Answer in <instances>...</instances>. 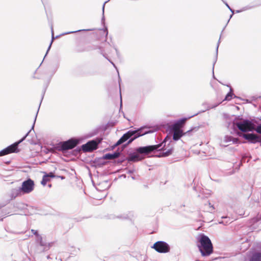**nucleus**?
<instances>
[{
  "label": "nucleus",
  "mask_w": 261,
  "mask_h": 261,
  "mask_svg": "<svg viewBox=\"0 0 261 261\" xmlns=\"http://www.w3.org/2000/svg\"><path fill=\"white\" fill-rule=\"evenodd\" d=\"M174 144V142L171 140L170 137L167 135L161 143L139 147L136 149V151L140 154L147 155L154 150H162V152L156 154L155 156L158 158L167 157L172 154Z\"/></svg>",
  "instance_id": "nucleus-1"
},
{
  "label": "nucleus",
  "mask_w": 261,
  "mask_h": 261,
  "mask_svg": "<svg viewBox=\"0 0 261 261\" xmlns=\"http://www.w3.org/2000/svg\"><path fill=\"white\" fill-rule=\"evenodd\" d=\"M154 131L153 130H150V128L147 126H142L135 130H130L124 134L119 139V140L115 144V146H116L119 145L127 140H128V142H127L126 144H129L134 140L139 138V137L142 136L147 134L152 133Z\"/></svg>",
  "instance_id": "nucleus-2"
},
{
  "label": "nucleus",
  "mask_w": 261,
  "mask_h": 261,
  "mask_svg": "<svg viewBox=\"0 0 261 261\" xmlns=\"http://www.w3.org/2000/svg\"><path fill=\"white\" fill-rule=\"evenodd\" d=\"M198 240V247L201 255L203 256L210 255L213 251V247L210 238L204 234H200Z\"/></svg>",
  "instance_id": "nucleus-3"
},
{
  "label": "nucleus",
  "mask_w": 261,
  "mask_h": 261,
  "mask_svg": "<svg viewBox=\"0 0 261 261\" xmlns=\"http://www.w3.org/2000/svg\"><path fill=\"white\" fill-rule=\"evenodd\" d=\"M231 127L237 134L239 132L238 130L244 133L252 131L255 128V124L252 121L248 119H235L232 122Z\"/></svg>",
  "instance_id": "nucleus-4"
},
{
  "label": "nucleus",
  "mask_w": 261,
  "mask_h": 261,
  "mask_svg": "<svg viewBox=\"0 0 261 261\" xmlns=\"http://www.w3.org/2000/svg\"><path fill=\"white\" fill-rule=\"evenodd\" d=\"M40 105H41V103H40ZM39 106H40V105H39ZM39 108H40V107H39ZM39 110V108H38V111L36 114V116H35V119L34 120V122H33V124L31 129L20 140L14 143L13 144L8 146L6 148L0 151V156L5 155H7L9 153H13V152H17L19 151L18 149V145L20 143H21L23 141H24L25 140V139L27 138V137L29 135V134L31 132V130L32 129H34L35 123V122L36 120V118H37V114H38Z\"/></svg>",
  "instance_id": "nucleus-5"
},
{
  "label": "nucleus",
  "mask_w": 261,
  "mask_h": 261,
  "mask_svg": "<svg viewBox=\"0 0 261 261\" xmlns=\"http://www.w3.org/2000/svg\"><path fill=\"white\" fill-rule=\"evenodd\" d=\"M220 103H217V104H215V105H210L206 102H205V103H203L202 104V106H205V110H203L202 111H200L199 112V113H197L196 114H195L191 116H189L188 118H191L195 116H196L198 114L201 113V112H204L205 111H206V110H209L211 109H213V108H216V107H217L219 105ZM187 120V118H182V119H179L176 122H175L172 125V129H180V128H181L183 125L184 124V123H185L186 121Z\"/></svg>",
  "instance_id": "nucleus-6"
},
{
  "label": "nucleus",
  "mask_w": 261,
  "mask_h": 261,
  "mask_svg": "<svg viewBox=\"0 0 261 261\" xmlns=\"http://www.w3.org/2000/svg\"><path fill=\"white\" fill-rule=\"evenodd\" d=\"M80 143L79 140L71 138L66 141L61 142L58 144L56 148L58 150L64 152L68 150L72 149Z\"/></svg>",
  "instance_id": "nucleus-7"
},
{
  "label": "nucleus",
  "mask_w": 261,
  "mask_h": 261,
  "mask_svg": "<svg viewBox=\"0 0 261 261\" xmlns=\"http://www.w3.org/2000/svg\"><path fill=\"white\" fill-rule=\"evenodd\" d=\"M102 140V138L97 137L94 140L89 141L87 143L83 144L81 146L82 149L85 152L93 151L98 148V145Z\"/></svg>",
  "instance_id": "nucleus-8"
},
{
  "label": "nucleus",
  "mask_w": 261,
  "mask_h": 261,
  "mask_svg": "<svg viewBox=\"0 0 261 261\" xmlns=\"http://www.w3.org/2000/svg\"><path fill=\"white\" fill-rule=\"evenodd\" d=\"M152 248L154 249L159 253H166L170 251V247L169 245L164 241H158L155 242Z\"/></svg>",
  "instance_id": "nucleus-9"
},
{
  "label": "nucleus",
  "mask_w": 261,
  "mask_h": 261,
  "mask_svg": "<svg viewBox=\"0 0 261 261\" xmlns=\"http://www.w3.org/2000/svg\"><path fill=\"white\" fill-rule=\"evenodd\" d=\"M237 135L242 136L246 140L251 143H261V136L254 134H242L241 132H238Z\"/></svg>",
  "instance_id": "nucleus-10"
},
{
  "label": "nucleus",
  "mask_w": 261,
  "mask_h": 261,
  "mask_svg": "<svg viewBox=\"0 0 261 261\" xmlns=\"http://www.w3.org/2000/svg\"><path fill=\"white\" fill-rule=\"evenodd\" d=\"M20 188L22 191V194L30 193L34 190V182L33 180L29 178L22 182Z\"/></svg>",
  "instance_id": "nucleus-11"
},
{
  "label": "nucleus",
  "mask_w": 261,
  "mask_h": 261,
  "mask_svg": "<svg viewBox=\"0 0 261 261\" xmlns=\"http://www.w3.org/2000/svg\"><path fill=\"white\" fill-rule=\"evenodd\" d=\"M22 193V191L21 190L20 187L14 188L11 190L10 192V197L12 199H15L17 196H19L21 195Z\"/></svg>",
  "instance_id": "nucleus-12"
},
{
  "label": "nucleus",
  "mask_w": 261,
  "mask_h": 261,
  "mask_svg": "<svg viewBox=\"0 0 261 261\" xmlns=\"http://www.w3.org/2000/svg\"><path fill=\"white\" fill-rule=\"evenodd\" d=\"M248 261H261V251L253 252L250 256Z\"/></svg>",
  "instance_id": "nucleus-13"
},
{
  "label": "nucleus",
  "mask_w": 261,
  "mask_h": 261,
  "mask_svg": "<svg viewBox=\"0 0 261 261\" xmlns=\"http://www.w3.org/2000/svg\"><path fill=\"white\" fill-rule=\"evenodd\" d=\"M119 152H114L113 153H107L103 155V159L105 160H113L118 158L120 156Z\"/></svg>",
  "instance_id": "nucleus-14"
},
{
  "label": "nucleus",
  "mask_w": 261,
  "mask_h": 261,
  "mask_svg": "<svg viewBox=\"0 0 261 261\" xmlns=\"http://www.w3.org/2000/svg\"><path fill=\"white\" fill-rule=\"evenodd\" d=\"M173 139L174 141L178 140L184 135L182 131L180 129H173Z\"/></svg>",
  "instance_id": "nucleus-15"
},
{
  "label": "nucleus",
  "mask_w": 261,
  "mask_h": 261,
  "mask_svg": "<svg viewBox=\"0 0 261 261\" xmlns=\"http://www.w3.org/2000/svg\"><path fill=\"white\" fill-rule=\"evenodd\" d=\"M128 161L131 162H137L142 160V158L140 157V155L137 153H130L127 159Z\"/></svg>",
  "instance_id": "nucleus-16"
},
{
  "label": "nucleus",
  "mask_w": 261,
  "mask_h": 261,
  "mask_svg": "<svg viewBox=\"0 0 261 261\" xmlns=\"http://www.w3.org/2000/svg\"><path fill=\"white\" fill-rule=\"evenodd\" d=\"M96 49V47L92 45H85L83 47H79L77 49V51L79 52H83V51H89L92 50L93 49Z\"/></svg>",
  "instance_id": "nucleus-17"
},
{
  "label": "nucleus",
  "mask_w": 261,
  "mask_h": 261,
  "mask_svg": "<svg viewBox=\"0 0 261 261\" xmlns=\"http://www.w3.org/2000/svg\"><path fill=\"white\" fill-rule=\"evenodd\" d=\"M38 244H39V245L40 246L43 247V249H42L43 251H45L48 250L51 246L50 244L49 243V244H47L43 240L40 241V242Z\"/></svg>",
  "instance_id": "nucleus-18"
},
{
  "label": "nucleus",
  "mask_w": 261,
  "mask_h": 261,
  "mask_svg": "<svg viewBox=\"0 0 261 261\" xmlns=\"http://www.w3.org/2000/svg\"><path fill=\"white\" fill-rule=\"evenodd\" d=\"M229 92L226 95L224 100L229 101L232 98V96H234V97H237L233 93V90L230 86Z\"/></svg>",
  "instance_id": "nucleus-19"
},
{
  "label": "nucleus",
  "mask_w": 261,
  "mask_h": 261,
  "mask_svg": "<svg viewBox=\"0 0 261 261\" xmlns=\"http://www.w3.org/2000/svg\"><path fill=\"white\" fill-rule=\"evenodd\" d=\"M94 30H95L94 29L79 30H77V31H75L68 32L63 34V35H67V34L75 33L76 32H82V31H93Z\"/></svg>",
  "instance_id": "nucleus-20"
},
{
  "label": "nucleus",
  "mask_w": 261,
  "mask_h": 261,
  "mask_svg": "<svg viewBox=\"0 0 261 261\" xmlns=\"http://www.w3.org/2000/svg\"><path fill=\"white\" fill-rule=\"evenodd\" d=\"M220 42V38L219 39V40L218 41V42L217 43V48H216V60L214 61V62L213 63V77L214 78H215V76H214V66H215V63L216 62V61H217V55H218V47H219V46Z\"/></svg>",
  "instance_id": "nucleus-21"
},
{
  "label": "nucleus",
  "mask_w": 261,
  "mask_h": 261,
  "mask_svg": "<svg viewBox=\"0 0 261 261\" xmlns=\"http://www.w3.org/2000/svg\"><path fill=\"white\" fill-rule=\"evenodd\" d=\"M48 181H49V178L48 177V176L45 175V174L43 176L41 183L43 186H45Z\"/></svg>",
  "instance_id": "nucleus-22"
},
{
  "label": "nucleus",
  "mask_w": 261,
  "mask_h": 261,
  "mask_svg": "<svg viewBox=\"0 0 261 261\" xmlns=\"http://www.w3.org/2000/svg\"><path fill=\"white\" fill-rule=\"evenodd\" d=\"M110 0H108L107 1H106L103 4V6H102V18H101V22L102 23L105 25V16H104V11H105V5L106 4L109 2Z\"/></svg>",
  "instance_id": "nucleus-23"
},
{
  "label": "nucleus",
  "mask_w": 261,
  "mask_h": 261,
  "mask_svg": "<svg viewBox=\"0 0 261 261\" xmlns=\"http://www.w3.org/2000/svg\"><path fill=\"white\" fill-rule=\"evenodd\" d=\"M259 220H261V213H258L257 214V215L256 216V217L253 218L252 219V221L253 223L257 222L259 221Z\"/></svg>",
  "instance_id": "nucleus-24"
},
{
  "label": "nucleus",
  "mask_w": 261,
  "mask_h": 261,
  "mask_svg": "<svg viewBox=\"0 0 261 261\" xmlns=\"http://www.w3.org/2000/svg\"><path fill=\"white\" fill-rule=\"evenodd\" d=\"M232 139V137L230 136H226L224 137V141L225 143H228L231 142V140Z\"/></svg>",
  "instance_id": "nucleus-25"
},
{
  "label": "nucleus",
  "mask_w": 261,
  "mask_h": 261,
  "mask_svg": "<svg viewBox=\"0 0 261 261\" xmlns=\"http://www.w3.org/2000/svg\"><path fill=\"white\" fill-rule=\"evenodd\" d=\"M222 218L225 219H228V220H227L226 222H224V221H220V222H219V223H222V224H224L226 225L227 223H230V219L229 218H228L227 217H222Z\"/></svg>",
  "instance_id": "nucleus-26"
},
{
  "label": "nucleus",
  "mask_w": 261,
  "mask_h": 261,
  "mask_svg": "<svg viewBox=\"0 0 261 261\" xmlns=\"http://www.w3.org/2000/svg\"><path fill=\"white\" fill-rule=\"evenodd\" d=\"M51 32H52V39H51V42H50V44H49V47H48V49H47V52H46V54H47V53H48V50H49V49H50V47H51V44H52V43H53V40H54V32H53V28H51ZM46 56V55H45V57Z\"/></svg>",
  "instance_id": "nucleus-27"
},
{
  "label": "nucleus",
  "mask_w": 261,
  "mask_h": 261,
  "mask_svg": "<svg viewBox=\"0 0 261 261\" xmlns=\"http://www.w3.org/2000/svg\"><path fill=\"white\" fill-rule=\"evenodd\" d=\"M224 3H225V4L226 5V6L228 7V8L229 9V10L232 12V14L230 15V18H231L232 16V15L234 13V10L233 9H232L228 5V4L226 2H224Z\"/></svg>",
  "instance_id": "nucleus-28"
},
{
  "label": "nucleus",
  "mask_w": 261,
  "mask_h": 261,
  "mask_svg": "<svg viewBox=\"0 0 261 261\" xmlns=\"http://www.w3.org/2000/svg\"><path fill=\"white\" fill-rule=\"evenodd\" d=\"M43 240V238L41 236H40V234L38 235L37 237H36V242L39 243L40 242V241H42Z\"/></svg>",
  "instance_id": "nucleus-29"
},
{
  "label": "nucleus",
  "mask_w": 261,
  "mask_h": 261,
  "mask_svg": "<svg viewBox=\"0 0 261 261\" xmlns=\"http://www.w3.org/2000/svg\"><path fill=\"white\" fill-rule=\"evenodd\" d=\"M233 144H237L239 142V140L238 138H233L232 137V139L231 140Z\"/></svg>",
  "instance_id": "nucleus-30"
},
{
  "label": "nucleus",
  "mask_w": 261,
  "mask_h": 261,
  "mask_svg": "<svg viewBox=\"0 0 261 261\" xmlns=\"http://www.w3.org/2000/svg\"><path fill=\"white\" fill-rule=\"evenodd\" d=\"M45 175L48 176V177L49 178V177H55V175L53 172H49L48 174H45Z\"/></svg>",
  "instance_id": "nucleus-31"
},
{
  "label": "nucleus",
  "mask_w": 261,
  "mask_h": 261,
  "mask_svg": "<svg viewBox=\"0 0 261 261\" xmlns=\"http://www.w3.org/2000/svg\"><path fill=\"white\" fill-rule=\"evenodd\" d=\"M255 130L257 133L261 134V124L257 126V127L255 129Z\"/></svg>",
  "instance_id": "nucleus-32"
},
{
  "label": "nucleus",
  "mask_w": 261,
  "mask_h": 261,
  "mask_svg": "<svg viewBox=\"0 0 261 261\" xmlns=\"http://www.w3.org/2000/svg\"><path fill=\"white\" fill-rule=\"evenodd\" d=\"M31 232L34 234L36 236V237H37L38 235H39V234L38 233V232L37 230H34V229H31Z\"/></svg>",
  "instance_id": "nucleus-33"
},
{
  "label": "nucleus",
  "mask_w": 261,
  "mask_h": 261,
  "mask_svg": "<svg viewBox=\"0 0 261 261\" xmlns=\"http://www.w3.org/2000/svg\"><path fill=\"white\" fill-rule=\"evenodd\" d=\"M119 87H120V81L119 82ZM120 107H121V106H122V97H121V89L120 88Z\"/></svg>",
  "instance_id": "nucleus-34"
},
{
  "label": "nucleus",
  "mask_w": 261,
  "mask_h": 261,
  "mask_svg": "<svg viewBox=\"0 0 261 261\" xmlns=\"http://www.w3.org/2000/svg\"><path fill=\"white\" fill-rule=\"evenodd\" d=\"M249 9V8H243V9H242V10H237V11H236V13H240V12H242V11H243L246 10H247V9Z\"/></svg>",
  "instance_id": "nucleus-35"
},
{
  "label": "nucleus",
  "mask_w": 261,
  "mask_h": 261,
  "mask_svg": "<svg viewBox=\"0 0 261 261\" xmlns=\"http://www.w3.org/2000/svg\"><path fill=\"white\" fill-rule=\"evenodd\" d=\"M103 31L105 32H106V36H107L108 35V30L107 27H105V29H103Z\"/></svg>",
  "instance_id": "nucleus-36"
},
{
  "label": "nucleus",
  "mask_w": 261,
  "mask_h": 261,
  "mask_svg": "<svg viewBox=\"0 0 261 261\" xmlns=\"http://www.w3.org/2000/svg\"><path fill=\"white\" fill-rule=\"evenodd\" d=\"M117 218H120V219H126L127 218V216H118Z\"/></svg>",
  "instance_id": "nucleus-37"
},
{
  "label": "nucleus",
  "mask_w": 261,
  "mask_h": 261,
  "mask_svg": "<svg viewBox=\"0 0 261 261\" xmlns=\"http://www.w3.org/2000/svg\"><path fill=\"white\" fill-rule=\"evenodd\" d=\"M134 172V170L133 169V170H128V171H127V173L128 174H132L133 173V172Z\"/></svg>",
  "instance_id": "nucleus-38"
},
{
  "label": "nucleus",
  "mask_w": 261,
  "mask_h": 261,
  "mask_svg": "<svg viewBox=\"0 0 261 261\" xmlns=\"http://www.w3.org/2000/svg\"><path fill=\"white\" fill-rule=\"evenodd\" d=\"M109 61L112 63V64L114 66V67L116 69H117V68H116V67L115 65L114 64V63L113 62L110 61V60H109Z\"/></svg>",
  "instance_id": "nucleus-39"
},
{
  "label": "nucleus",
  "mask_w": 261,
  "mask_h": 261,
  "mask_svg": "<svg viewBox=\"0 0 261 261\" xmlns=\"http://www.w3.org/2000/svg\"><path fill=\"white\" fill-rule=\"evenodd\" d=\"M209 205L211 207H212L213 208V210H214V207L213 206V205H211V203H209Z\"/></svg>",
  "instance_id": "nucleus-40"
},
{
  "label": "nucleus",
  "mask_w": 261,
  "mask_h": 261,
  "mask_svg": "<svg viewBox=\"0 0 261 261\" xmlns=\"http://www.w3.org/2000/svg\"><path fill=\"white\" fill-rule=\"evenodd\" d=\"M33 214V212H30V213H25V215H32Z\"/></svg>",
  "instance_id": "nucleus-41"
},
{
  "label": "nucleus",
  "mask_w": 261,
  "mask_h": 261,
  "mask_svg": "<svg viewBox=\"0 0 261 261\" xmlns=\"http://www.w3.org/2000/svg\"><path fill=\"white\" fill-rule=\"evenodd\" d=\"M132 178L133 179H135V177L134 176H132Z\"/></svg>",
  "instance_id": "nucleus-42"
},
{
  "label": "nucleus",
  "mask_w": 261,
  "mask_h": 261,
  "mask_svg": "<svg viewBox=\"0 0 261 261\" xmlns=\"http://www.w3.org/2000/svg\"><path fill=\"white\" fill-rule=\"evenodd\" d=\"M191 130H188V131L186 133V134H187V133H189Z\"/></svg>",
  "instance_id": "nucleus-43"
},
{
  "label": "nucleus",
  "mask_w": 261,
  "mask_h": 261,
  "mask_svg": "<svg viewBox=\"0 0 261 261\" xmlns=\"http://www.w3.org/2000/svg\"><path fill=\"white\" fill-rule=\"evenodd\" d=\"M29 207H30V209L33 210V207L32 206H30Z\"/></svg>",
  "instance_id": "nucleus-44"
},
{
  "label": "nucleus",
  "mask_w": 261,
  "mask_h": 261,
  "mask_svg": "<svg viewBox=\"0 0 261 261\" xmlns=\"http://www.w3.org/2000/svg\"><path fill=\"white\" fill-rule=\"evenodd\" d=\"M61 179H64L65 177L64 176H60Z\"/></svg>",
  "instance_id": "nucleus-45"
},
{
  "label": "nucleus",
  "mask_w": 261,
  "mask_h": 261,
  "mask_svg": "<svg viewBox=\"0 0 261 261\" xmlns=\"http://www.w3.org/2000/svg\"><path fill=\"white\" fill-rule=\"evenodd\" d=\"M47 259L50 258V256H49V255H48V256H47Z\"/></svg>",
  "instance_id": "nucleus-46"
},
{
  "label": "nucleus",
  "mask_w": 261,
  "mask_h": 261,
  "mask_svg": "<svg viewBox=\"0 0 261 261\" xmlns=\"http://www.w3.org/2000/svg\"><path fill=\"white\" fill-rule=\"evenodd\" d=\"M51 184H50V185H48V187H51Z\"/></svg>",
  "instance_id": "nucleus-47"
},
{
  "label": "nucleus",
  "mask_w": 261,
  "mask_h": 261,
  "mask_svg": "<svg viewBox=\"0 0 261 261\" xmlns=\"http://www.w3.org/2000/svg\"><path fill=\"white\" fill-rule=\"evenodd\" d=\"M55 72H56V70L53 72V74H54Z\"/></svg>",
  "instance_id": "nucleus-48"
}]
</instances>
